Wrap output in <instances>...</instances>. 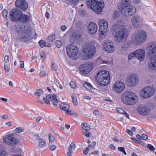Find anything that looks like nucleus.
I'll return each instance as SVG.
<instances>
[{
  "mask_svg": "<svg viewBox=\"0 0 156 156\" xmlns=\"http://www.w3.org/2000/svg\"><path fill=\"white\" fill-rule=\"evenodd\" d=\"M138 97L134 92L128 91L122 94L121 100L122 102L126 105H132L137 102Z\"/></svg>",
  "mask_w": 156,
  "mask_h": 156,
  "instance_id": "7ed1b4c3",
  "label": "nucleus"
},
{
  "mask_svg": "<svg viewBox=\"0 0 156 156\" xmlns=\"http://www.w3.org/2000/svg\"><path fill=\"white\" fill-rule=\"evenodd\" d=\"M87 7L91 9L97 13L101 12L104 4L102 0H87Z\"/></svg>",
  "mask_w": 156,
  "mask_h": 156,
  "instance_id": "39448f33",
  "label": "nucleus"
},
{
  "mask_svg": "<svg viewBox=\"0 0 156 156\" xmlns=\"http://www.w3.org/2000/svg\"><path fill=\"white\" fill-rule=\"evenodd\" d=\"M147 37L146 33L144 31L138 30L133 34L131 41L133 45H138L145 41Z\"/></svg>",
  "mask_w": 156,
  "mask_h": 156,
  "instance_id": "423d86ee",
  "label": "nucleus"
},
{
  "mask_svg": "<svg viewBox=\"0 0 156 156\" xmlns=\"http://www.w3.org/2000/svg\"><path fill=\"white\" fill-rule=\"evenodd\" d=\"M131 22L133 26L136 28L138 27L141 23L140 17L137 15L133 16L131 19Z\"/></svg>",
  "mask_w": 156,
  "mask_h": 156,
  "instance_id": "4be33fe9",
  "label": "nucleus"
},
{
  "mask_svg": "<svg viewBox=\"0 0 156 156\" xmlns=\"http://www.w3.org/2000/svg\"><path fill=\"white\" fill-rule=\"evenodd\" d=\"M4 69L5 72L6 73H8L10 71L9 67L5 64H4Z\"/></svg>",
  "mask_w": 156,
  "mask_h": 156,
  "instance_id": "a18cd8bd",
  "label": "nucleus"
},
{
  "mask_svg": "<svg viewBox=\"0 0 156 156\" xmlns=\"http://www.w3.org/2000/svg\"><path fill=\"white\" fill-rule=\"evenodd\" d=\"M109 147H110L113 150H114L115 149V146L113 145L112 144H110L109 145Z\"/></svg>",
  "mask_w": 156,
  "mask_h": 156,
  "instance_id": "338daca9",
  "label": "nucleus"
},
{
  "mask_svg": "<svg viewBox=\"0 0 156 156\" xmlns=\"http://www.w3.org/2000/svg\"><path fill=\"white\" fill-rule=\"evenodd\" d=\"M131 140L134 142L135 143H139V140L136 139L134 137H132L131 138Z\"/></svg>",
  "mask_w": 156,
  "mask_h": 156,
  "instance_id": "680f3d73",
  "label": "nucleus"
},
{
  "mask_svg": "<svg viewBox=\"0 0 156 156\" xmlns=\"http://www.w3.org/2000/svg\"><path fill=\"white\" fill-rule=\"evenodd\" d=\"M30 19V17L26 15L23 14L21 12L18 21L23 23L27 22H28Z\"/></svg>",
  "mask_w": 156,
  "mask_h": 156,
  "instance_id": "a878e982",
  "label": "nucleus"
},
{
  "mask_svg": "<svg viewBox=\"0 0 156 156\" xmlns=\"http://www.w3.org/2000/svg\"><path fill=\"white\" fill-rule=\"evenodd\" d=\"M3 142L6 144L14 146L18 143L16 138L12 137L11 134H9L3 139Z\"/></svg>",
  "mask_w": 156,
  "mask_h": 156,
  "instance_id": "a211bd4d",
  "label": "nucleus"
},
{
  "mask_svg": "<svg viewBox=\"0 0 156 156\" xmlns=\"http://www.w3.org/2000/svg\"><path fill=\"white\" fill-rule=\"evenodd\" d=\"M56 97V95L55 94H49L46 98H43V99L46 104L50 105L51 103L54 106L56 107L57 104L58 103V101Z\"/></svg>",
  "mask_w": 156,
  "mask_h": 156,
  "instance_id": "2eb2a0df",
  "label": "nucleus"
},
{
  "mask_svg": "<svg viewBox=\"0 0 156 156\" xmlns=\"http://www.w3.org/2000/svg\"><path fill=\"white\" fill-rule=\"evenodd\" d=\"M147 147L151 151H153L154 150V147L150 144H148L147 146Z\"/></svg>",
  "mask_w": 156,
  "mask_h": 156,
  "instance_id": "5fc2aeb1",
  "label": "nucleus"
},
{
  "mask_svg": "<svg viewBox=\"0 0 156 156\" xmlns=\"http://www.w3.org/2000/svg\"><path fill=\"white\" fill-rule=\"evenodd\" d=\"M16 7L25 11L27 9L28 4L25 0H16L15 2Z\"/></svg>",
  "mask_w": 156,
  "mask_h": 156,
  "instance_id": "aec40b11",
  "label": "nucleus"
},
{
  "mask_svg": "<svg viewBox=\"0 0 156 156\" xmlns=\"http://www.w3.org/2000/svg\"><path fill=\"white\" fill-rule=\"evenodd\" d=\"M46 74V72L44 71H42L40 72L39 73V76L41 77H43Z\"/></svg>",
  "mask_w": 156,
  "mask_h": 156,
  "instance_id": "864d4df0",
  "label": "nucleus"
},
{
  "mask_svg": "<svg viewBox=\"0 0 156 156\" xmlns=\"http://www.w3.org/2000/svg\"><path fill=\"white\" fill-rule=\"evenodd\" d=\"M71 97L72 98L73 102L74 105L75 106L77 105L78 104V102L76 97H74L73 96H72Z\"/></svg>",
  "mask_w": 156,
  "mask_h": 156,
  "instance_id": "e433bc0d",
  "label": "nucleus"
},
{
  "mask_svg": "<svg viewBox=\"0 0 156 156\" xmlns=\"http://www.w3.org/2000/svg\"><path fill=\"white\" fill-rule=\"evenodd\" d=\"M55 35L54 34H50L47 38V41L48 44H51L55 40Z\"/></svg>",
  "mask_w": 156,
  "mask_h": 156,
  "instance_id": "7c9ffc66",
  "label": "nucleus"
},
{
  "mask_svg": "<svg viewBox=\"0 0 156 156\" xmlns=\"http://www.w3.org/2000/svg\"><path fill=\"white\" fill-rule=\"evenodd\" d=\"M70 85L71 88L74 89L76 87V84L74 82L71 81L70 83Z\"/></svg>",
  "mask_w": 156,
  "mask_h": 156,
  "instance_id": "603ef678",
  "label": "nucleus"
},
{
  "mask_svg": "<svg viewBox=\"0 0 156 156\" xmlns=\"http://www.w3.org/2000/svg\"><path fill=\"white\" fill-rule=\"evenodd\" d=\"M148 51L147 55L150 59L148 62L149 68L156 70V42H151L148 45Z\"/></svg>",
  "mask_w": 156,
  "mask_h": 156,
  "instance_id": "f03ea898",
  "label": "nucleus"
},
{
  "mask_svg": "<svg viewBox=\"0 0 156 156\" xmlns=\"http://www.w3.org/2000/svg\"><path fill=\"white\" fill-rule=\"evenodd\" d=\"M9 56L7 55H6L4 58V61L6 63H8L9 62Z\"/></svg>",
  "mask_w": 156,
  "mask_h": 156,
  "instance_id": "c03bdc74",
  "label": "nucleus"
},
{
  "mask_svg": "<svg viewBox=\"0 0 156 156\" xmlns=\"http://www.w3.org/2000/svg\"><path fill=\"white\" fill-rule=\"evenodd\" d=\"M128 10L127 16H130L133 15L136 13V8L134 6L131 5L129 6Z\"/></svg>",
  "mask_w": 156,
  "mask_h": 156,
  "instance_id": "cd10ccee",
  "label": "nucleus"
},
{
  "mask_svg": "<svg viewBox=\"0 0 156 156\" xmlns=\"http://www.w3.org/2000/svg\"><path fill=\"white\" fill-rule=\"evenodd\" d=\"M99 25V36L101 38H103L106 36L108 28V23L106 20L104 19L100 20L98 22Z\"/></svg>",
  "mask_w": 156,
  "mask_h": 156,
  "instance_id": "9b49d317",
  "label": "nucleus"
},
{
  "mask_svg": "<svg viewBox=\"0 0 156 156\" xmlns=\"http://www.w3.org/2000/svg\"><path fill=\"white\" fill-rule=\"evenodd\" d=\"M79 12L80 14L81 15H84L85 14V11L82 9L80 10Z\"/></svg>",
  "mask_w": 156,
  "mask_h": 156,
  "instance_id": "e2e57ef3",
  "label": "nucleus"
},
{
  "mask_svg": "<svg viewBox=\"0 0 156 156\" xmlns=\"http://www.w3.org/2000/svg\"><path fill=\"white\" fill-rule=\"evenodd\" d=\"M23 129L22 128L18 127L15 129V132L16 133H20L23 132Z\"/></svg>",
  "mask_w": 156,
  "mask_h": 156,
  "instance_id": "a19ab883",
  "label": "nucleus"
},
{
  "mask_svg": "<svg viewBox=\"0 0 156 156\" xmlns=\"http://www.w3.org/2000/svg\"><path fill=\"white\" fill-rule=\"evenodd\" d=\"M56 148V147L55 145H50L49 147V149L51 151H54Z\"/></svg>",
  "mask_w": 156,
  "mask_h": 156,
  "instance_id": "09e8293b",
  "label": "nucleus"
},
{
  "mask_svg": "<svg viewBox=\"0 0 156 156\" xmlns=\"http://www.w3.org/2000/svg\"><path fill=\"white\" fill-rule=\"evenodd\" d=\"M155 90L154 87L148 86L144 88L140 92L141 97L143 98H147L152 97L154 94Z\"/></svg>",
  "mask_w": 156,
  "mask_h": 156,
  "instance_id": "f8f14e48",
  "label": "nucleus"
},
{
  "mask_svg": "<svg viewBox=\"0 0 156 156\" xmlns=\"http://www.w3.org/2000/svg\"><path fill=\"white\" fill-rule=\"evenodd\" d=\"M127 81L130 87L136 86L138 83L139 79L138 76L136 74H131L127 77Z\"/></svg>",
  "mask_w": 156,
  "mask_h": 156,
  "instance_id": "4468645a",
  "label": "nucleus"
},
{
  "mask_svg": "<svg viewBox=\"0 0 156 156\" xmlns=\"http://www.w3.org/2000/svg\"><path fill=\"white\" fill-rule=\"evenodd\" d=\"M122 6H129L130 5L129 0H122Z\"/></svg>",
  "mask_w": 156,
  "mask_h": 156,
  "instance_id": "473e14b6",
  "label": "nucleus"
},
{
  "mask_svg": "<svg viewBox=\"0 0 156 156\" xmlns=\"http://www.w3.org/2000/svg\"><path fill=\"white\" fill-rule=\"evenodd\" d=\"M96 81L97 84L101 86H105L108 85L110 81L109 73L105 70L99 71L97 74Z\"/></svg>",
  "mask_w": 156,
  "mask_h": 156,
  "instance_id": "20e7f679",
  "label": "nucleus"
},
{
  "mask_svg": "<svg viewBox=\"0 0 156 156\" xmlns=\"http://www.w3.org/2000/svg\"><path fill=\"white\" fill-rule=\"evenodd\" d=\"M83 51L86 55L85 59H88L92 58L94 55L96 49L93 44L89 43L85 44L83 48Z\"/></svg>",
  "mask_w": 156,
  "mask_h": 156,
  "instance_id": "6e6552de",
  "label": "nucleus"
},
{
  "mask_svg": "<svg viewBox=\"0 0 156 156\" xmlns=\"http://www.w3.org/2000/svg\"><path fill=\"white\" fill-rule=\"evenodd\" d=\"M66 26L63 25L61 27V29L62 30L64 31L66 30Z\"/></svg>",
  "mask_w": 156,
  "mask_h": 156,
  "instance_id": "69168bd1",
  "label": "nucleus"
},
{
  "mask_svg": "<svg viewBox=\"0 0 156 156\" xmlns=\"http://www.w3.org/2000/svg\"><path fill=\"white\" fill-rule=\"evenodd\" d=\"M93 68V64L91 63H85L80 66V72L83 74H87Z\"/></svg>",
  "mask_w": 156,
  "mask_h": 156,
  "instance_id": "dca6fc26",
  "label": "nucleus"
},
{
  "mask_svg": "<svg viewBox=\"0 0 156 156\" xmlns=\"http://www.w3.org/2000/svg\"><path fill=\"white\" fill-rule=\"evenodd\" d=\"M145 56V50L140 49L130 53L128 56V59L129 60H131L133 58H137L142 62L144 60Z\"/></svg>",
  "mask_w": 156,
  "mask_h": 156,
  "instance_id": "1a4fd4ad",
  "label": "nucleus"
},
{
  "mask_svg": "<svg viewBox=\"0 0 156 156\" xmlns=\"http://www.w3.org/2000/svg\"><path fill=\"white\" fill-rule=\"evenodd\" d=\"M79 51V49L74 44L68 45L66 47V51L67 55L72 59H76Z\"/></svg>",
  "mask_w": 156,
  "mask_h": 156,
  "instance_id": "9d476101",
  "label": "nucleus"
},
{
  "mask_svg": "<svg viewBox=\"0 0 156 156\" xmlns=\"http://www.w3.org/2000/svg\"><path fill=\"white\" fill-rule=\"evenodd\" d=\"M129 6H121L119 9L122 14L123 15L127 16Z\"/></svg>",
  "mask_w": 156,
  "mask_h": 156,
  "instance_id": "c85d7f7f",
  "label": "nucleus"
},
{
  "mask_svg": "<svg viewBox=\"0 0 156 156\" xmlns=\"http://www.w3.org/2000/svg\"><path fill=\"white\" fill-rule=\"evenodd\" d=\"M43 93V91L41 89H39L37 90V91L35 93V94L36 96L39 98Z\"/></svg>",
  "mask_w": 156,
  "mask_h": 156,
  "instance_id": "72a5a7b5",
  "label": "nucleus"
},
{
  "mask_svg": "<svg viewBox=\"0 0 156 156\" xmlns=\"http://www.w3.org/2000/svg\"><path fill=\"white\" fill-rule=\"evenodd\" d=\"M126 132L130 135H132L133 134L132 132L130 130L127 129L126 130Z\"/></svg>",
  "mask_w": 156,
  "mask_h": 156,
  "instance_id": "774afa93",
  "label": "nucleus"
},
{
  "mask_svg": "<svg viewBox=\"0 0 156 156\" xmlns=\"http://www.w3.org/2000/svg\"><path fill=\"white\" fill-rule=\"evenodd\" d=\"M56 46L58 48H60L62 45V42L60 40H57L55 43Z\"/></svg>",
  "mask_w": 156,
  "mask_h": 156,
  "instance_id": "58836bf2",
  "label": "nucleus"
},
{
  "mask_svg": "<svg viewBox=\"0 0 156 156\" xmlns=\"http://www.w3.org/2000/svg\"><path fill=\"white\" fill-rule=\"evenodd\" d=\"M93 114L96 115H99L100 113L98 111L95 110L93 112Z\"/></svg>",
  "mask_w": 156,
  "mask_h": 156,
  "instance_id": "052dcab7",
  "label": "nucleus"
},
{
  "mask_svg": "<svg viewBox=\"0 0 156 156\" xmlns=\"http://www.w3.org/2000/svg\"><path fill=\"white\" fill-rule=\"evenodd\" d=\"M22 12L20 9L14 8L12 9L10 14V19L12 21H18L20 15Z\"/></svg>",
  "mask_w": 156,
  "mask_h": 156,
  "instance_id": "f3484780",
  "label": "nucleus"
},
{
  "mask_svg": "<svg viewBox=\"0 0 156 156\" xmlns=\"http://www.w3.org/2000/svg\"><path fill=\"white\" fill-rule=\"evenodd\" d=\"M134 3L136 4H139L141 2V0H133Z\"/></svg>",
  "mask_w": 156,
  "mask_h": 156,
  "instance_id": "0e129e2a",
  "label": "nucleus"
},
{
  "mask_svg": "<svg viewBox=\"0 0 156 156\" xmlns=\"http://www.w3.org/2000/svg\"><path fill=\"white\" fill-rule=\"evenodd\" d=\"M141 138L143 140H146L147 139L148 137L147 135L145 134H142L141 136Z\"/></svg>",
  "mask_w": 156,
  "mask_h": 156,
  "instance_id": "4d7b16f0",
  "label": "nucleus"
},
{
  "mask_svg": "<svg viewBox=\"0 0 156 156\" xmlns=\"http://www.w3.org/2000/svg\"><path fill=\"white\" fill-rule=\"evenodd\" d=\"M83 85L88 90L91 89V87H92L91 85L87 82H85L83 83Z\"/></svg>",
  "mask_w": 156,
  "mask_h": 156,
  "instance_id": "f704fd0d",
  "label": "nucleus"
},
{
  "mask_svg": "<svg viewBox=\"0 0 156 156\" xmlns=\"http://www.w3.org/2000/svg\"><path fill=\"white\" fill-rule=\"evenodd\" d=\"M46 55L45 52L44 51H42L41 53V58L44 59Z\"/></svg>",
  "mask_w": 156,
  "mask_h": 156,
  "instance_id": "6e6d98bb",
  "label": "nucleus"
},
{
  "mask_svg": "<svg viewBox=\"0 0 156 156\" xmlns=\"http://www.w3.org/2000/svg\"><path fill=\"white\" fill-rule=\"evenodd\" d=\"M87 131V130H84V131H83L82 132V133L87 137H89L90 136V133Z\"/></svg>",
  "mask_w": 156,
  "mask_h": 156,
  "instance_id": "37998d69",
  "label": "nucleus"
},
{
  "mask_svg": "<svg viewBox=\"0 0 156 156\" xmlns=\"http://www.w3.org/2000/svg\"><path fill=\"white\" fill-rule=\"evenodd\" d=\"M6 153L4 150H0V156H5Z\"/></svg>",
  "mask_w": 156,
  "mask_h": 156,
  "instance_id": "3c124183",
  "label": "nucleus"
},
{
  "mask_svg": "<svg viewBox=\"0 0 156 156\" xmlns=\"http://www.w3.org/2000/svg\"><path fill=\"white\" fill-rule=\"evenodd\" d=\"M20 67L21 68H23L24 67V63L23 61H20Z\"/></svg>",
  "mask_w": 156,
  "mask_h": 156,
  "instance_id": "bf43d9fd",
  "label": "nucleus"
},
{
  "mask_svg": "<svg viewBox=\"0 0 156 156\" xmlns=\"http://www.w3.org/2000/svg\"><path fill=\"white\" fill-rule=\"evenodd\" d=\"M88 32L90 34H95L97 30L96 24L94 23H91L88 26Z\"/></svg>",
  "mask_w": 156,
  "mask_h": 156,
  "instance_id": "5701e85b",
  "label": "nucleus"
},
{
  "mask_svg": "<svg viewBox=\"0 0 156 156\" xmlns=\"http://www.w3.org/2000/svg\"><path fill=\"white\" fill-rule=\"evenodd\" d=\"M17 32L19 36L16 38L18 41H23L24 42H26L33 38V37H31V30L29 27L25 29L24 30L21 32L20 31L18 30Z\"/></svg>",
  "mask_w": 156,
  "mask_h": 156,
  "instance_id": "0eeeda50",
  "label": "nucleus"
},
{
  "mask_svg": "<svg viewBox=\"0 0 156 156\" xmlns=\"http://www.w3.org/2000/svg\"><path fill=\"white\" fill-rule=\"evenodd\" d=\"M59 107L61 109L65 111L66 113L68 114L73 115V113L71 111L69 110V106L68 104L65 103L61 104L60 105Z\"/></svg>",
  "mask_w": 156,
  "mask_h": 156,
  "instance_id": "b1692460",
  "label": "nucleus"
},
{
  "mask_svg": "<svg viewBox=\"0 0 156 156\" xmlns=\"http://www.w3.org/2000/svg\"><path fill=\"white\" fill-rule=\"evenodd\" d=\"M48 137L50 142L51 143L53 142L55 139L54 136L51 133H49V134Z\"/></svg>",
  "mask_w": 156,
  "mask_h": 156,
  "instance_id": "c9c22d12",
  "label": "nucleus"
},
{
  "mask_svg": "<svg viewBox=\"0 0 156 156\" xmlns=\"http://www.w3.org/2000/svg\"><path fill=\"white\" fill-rule=\"evenodd\" d=\"M2 14L4 18H6L8 14L7 10L6 9H5L2 12Z\"/></svg>",
  "mask_w": 156,
  "mask_h": 156,
  "instance_id": "49530a36",
  "label": "nucleus"
},
{
  "mask_svg": "<svg viewBox=\"0 0 156 156\" xmlns=\"http://www.w3.org/2000/svg\"><path fill=\"white\" fill-rule=\"evenodd\" d=\"M116 110L119 113L121 114H123L125 112L124 110L120 108H117Z\"/></svg>",
  "mask_w": 156,
  "mask_h": 156,
  "instance_id": "8fccbe9b",
  "label": "nucleus"
},
{
  "mask_svg": "<svg viewBox=\"0 0 156 156\" xmlns=\"http://www.w3.org/2000/svg\"><path fill=\"white\" fill-rule=\"evenodd\" d=\"M51 69L53 71H56L58 69L57 65L55 63H53L51 65Z\"/></svg>",
  "mask_w": 156,
  "mask_h": 156,
  "instance_id": "ea45409f",
  "label": "nucleus"
},
{
  "mask_svg": "<svg viewBox=\"0 0 156 156\" xmlns=\"http://www.w3.org/2000/svg\"><path fill=\"white\" fill-rule=\"evenodd\" d=\"M125 86L124 83L120 81H118L114 84L113 89L118 93H120L124 89Z\"/></svg>",
  "mask_w": 156,
  "mask_h": 156,
  "instance_id": "6ab92c4d",
  "label": "nucleus"
},
{
  "mask_svg": "<svg viewBox=\"0 0 156 156\" xmlns=\"http://www.w3.org/2000/svg\"><path fill=\"white\" fill-rule=\"evenodd\" d=\"M35 140H37L38 143V146L40 147H44L46 146V142L43 139L40 138L39 136H35Z\"/></svg>",
  "mask_w": 156,
  "mask_h": 156,
  "instance_id": "393cba45",
  "label": "nucleus"
},
{
  "mask_svg": "<svg viewBox=\"0 0 156 156\" xmlns=\"http://www.w3.org/2000/svg\"><path fill=\"white\" fill-rule=\"evenodd\" d=\"M130 45V43L129 42H127L125 43L124 44L122 45V49H121V50L122 53H124L125 52H128L129 51Z\"/></svg>",
  "mask_w": 156,
  "mask_h": 156,
  "instance_id": "bb28decb",
  "label": "nucleus"
},
{
  "mask_svg": "<svg viewBox=\"0 0 156 156\" xmlns=\"http://www.w3.org/2000/svg\"><path fill=\"white\" fill-rule=\"evenodd\" d=\"M38 43L41 48H43L44 47H47L49 48L51 47V44H50L47 43L43 40L39 41Z\"/></svg>",
  "mask_w": 156,
  "mask_h": 156,
  "instance_id": "c756f323",
  "label": "nucleus"
},
{
  "mask_svg": "<svg viewBox=\"0 0 156 156\" xmlns=\"http://www.w3.org/2000/svg\"><path fill=\"white\" fill-rule=\"evenodd\" d=\"M118 149L119 151L122 152L125 155H126V153L123 147H118Z\"/></svg>",
  "mask_w": 156,
  "mask_h": 156,
  "instance_id": "79ce46f5",
  "label": "nucleus"
},
{
  "mask_svg": "<svg viewBox=\"0 0 156 156\" xmlns=\"http://www.w3.org/2000/svg\"><path fill=\"white\" fill-rule=\"evenodd\" d=\"M75 144L72 143L69 145L68 150L71 153H73L72 149L73 148H74L75 147Z\"/></svg>",
  "mask_w": 156,
  "mask_h": 156,
  "instance_id": "4c0bfd02",
  "label": "nucleus"
},
{
  "mask_svg": "<svg viewBox=\"0 0 156 156\" xmlns=\"http://www.w3.org/2000/svg\"><path fill=\"white\" fill-rule=\"evenodd\" d=\"M71 36L74 39H77L78 38V37H80V36H79L77 34H76L75 32L71 34Z\"/></svg>",
  "mask_w": 156,
  "mask_h": 156,
  "instance_id": "de8ad7c7",
  "label": "nucleus"
},
{
  "mask_svg": "<svg viewBox=\"0 0 156 156\" xmlns=\"http://www.w3.org/2000/svg\"><path fill=\"white\" fill-rule=\"evenodd\" d=\"M112 35L115 41L120 43L126 39L128 35L124 25L119 21L115 22L112 28Z\"/></svg>",
  "mask_w": 156,
  "mask_h": 156,
  "instance_id": "f257e3e1",
  "label": "nucleus"
},
{
  "mask_svg": "<svg viewBox=\"0 0 156 156\" xmlns=\"http://www.w3.org/2000/svg\"><path fill=\"white\" fill-rule=\"evenodd\" d=\"M139 114L143 115H147L149 112V109L148 107L144 105H140L137 108Z\"/></svg>",
  "mask_w": 156,
  "mask_h": 156,
  "instance_id": "412c9836",
  "label": "nucleus"
},
{
  "mask_svg": "<svg viewBox=\"0 0 156 156\" xmlns=\"http://www.w3.org/2000/svg\"><path fill=\"white\" fill-rule=\"evenodd\" d=\"M82 128L84 130H88L90 129V126L88 125V124L86 123H83L81 125Z\"/></svg>",
  "mask_w": 156,
  "mask_h": 156,
  "instance_id": "2f4dec72",
  "label": "nucleus"
},
{
  "mask_svg": "<svg viewBox=\"0 0 156 156\" xmlns=\"http://www.w3.org/2000/svg\"><path fill=\"white\" fill-rule=\"evenodd\" d=\"M89 150V148L88 147H87L85 150H83V153L85 154H87Z\"/></svg>",
  "mask_w": 156,
  "mask_h": 156,
  "instance_id": "13d9d810",
  "label": "nucleus"
},
{
  "mask_svg": "<svg viewBox=\"0 0 156 156\" xmlns=\"http://www.w3.org/2000/svg\"><path fill=\"white\" fill-rule=\"evenodd\" d=\"M104 50L109 53H112L115 51V47L112 41L109 40L105 41L102 45Z\"/></svg>",
  "mask_w": 156,
  "mask_h": 156,
  "instance_id": "ddd939ff",
  "label": "nucleus"
}]
</instances>
